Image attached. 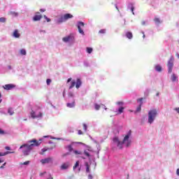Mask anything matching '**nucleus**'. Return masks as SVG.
I'll use <instances>...</instances> for the list:
<instances>
[{
    "mask_svg": "<svg viewBox=\"0 0 179 179\" xmlns=\"http://www.w3.org/2000/svg\"><path fill=\"white\" fill-rule=\"evenodd\" d=\"M43 140L39 139L38 141L36 139H33L29 141V143L30 145L24 144L20 147V149H24L22 150V153L24 156L29 155V153H30V150L33 149V146H40L41 145V142Z\"/></svg>",
    "mask_w": 179,
    "mask_h": 179,
    "instance_id": "obj_1",
    "label": "nucleus"
},
{
    "mask_svg": "<svg viewBox=\"0 0 179 179\" xmlns=\"http://www.w3.org/2000/svg\"><path fill=\"white\" fill-rule=\"evenodd\" d=\"M130 136L131 131H129L128 134L124 136L122 142L120 141L119 144H117V148H119V149H122V146L124 144L126 145V148H129V146H131V141L129 140Z\"/></svg>",
    "mask_w": 179,
    "mask_h": 179,
    "instance_id": "obj_2",
    "label": "nucleus"
},
{
    "mask_svg": "<svg viewBox=\"0 0 179 179\" xmlns=\"http://www.w3.org/2000/svg\"><path fill=\"white\" fill-rule=\"evenodd\" d=\"M156 117H157V110H150V111L148 112V123L153 124V121H155Z\"/></svg>",
    "mask_w": 179,
    "mask_h": 179,
    "instance_id": "obj_3",
    "label": "nucleus"
},
{
    "mask_svg": "<svg viewBox=\"0 0 179 179\" xmlns=\"http://www.w3.org/2000/svg\"><path fill=\"white\" fill-rule=\"evenodd\" d=\"M75 86L76 89H79V87L82 86V80H80V78H78L76 81H75V80H73L71 83V85L69 86V89H73Z\"/></svg>",
    "mask_w": 179,
    "mask_h": 179,
    "instance_id": "obj_4",
    "label": "nucleus"
},
{
    "mask_svg": "<svg viewBox=\"0 0 179 179\" xmlns=\"http://www.w3.org/2000/svg\"><path fill=\"white\" fill-rule=\"evenodd\" d=\"M173 66H174V57L171 56L167 63L168 73L173 72Z\"/></svg>",
    "mask_w": 179,
    "mask_h": 179,
    "instance_id": "obj_5",
    "label": "nucleus"
},
{
    "mask_svg": "<svg viewBox=\"0 0 179 179\" xmlns=\"http://www.w3.org/2000/svg\"><path fill=\"white\" fill-rule=\"evenodd\" d=\"M72 17H73V15L71 14H64V16L58 19L57 23H64V22H66V20H69V19H72Z\"/></svg>",
    "mask_w": 179,
    "mask_h": 179,
    "instance_id": "obj_6",
    "label": "nucleus"
},
{
    "mask_svg": "<svg viewBox=\"0 0 179 179\" xmlns=\"http://www.w3.org/2000/svg\"><path fill=\"white\" fill-rule=\"evenodd\" d=\"M31 118H41V117H43V113L41 112H39L38 115H36V112H34V110H31Z\"/></svg>",
    "mask_w": 179,
    "mask_h": 179,
    "instance_id": "obj_7",
    "label": "nucleus"
},
{
    "mask_svg": "<svg viewBox=\"0 0 179 179\" xmlns=\"http://www.w3.org/2000/svg\"><path fill=\"white\" fill-rule=\"evenodd\" d=\"M82 27H85V23L83 22H78V31L80 34H85V32L83 31V29H82Z\"/></svg>",
    "mask_w": 179,
    "mask_h": 179,
    "instance_id": "obj_8",
    "label": "nucleus"
},
{
    "mask_svg": "<svg viewBox=\"0 0 179 179\" xmlns=\"http://www.w3.org/2000/svg\"><path fill=\"white\" fill-rule=\"evenodd\" d=\"M15 87H16V86L13 84H7L3 86L5 90H12V89H15Z\"/></svg>",
    "mask_w": 179,
    "mask_h": 179,
    "instance_id": "obj_9",
    "label": "nucleus"
},
{
    "mask_svg": "<svg viewBox=\"0 0 179 179\" xmlns=\"http://www.w3.org/2000/svg\"><path fill=\"white\" fill-rule=\"evenodd\" d=\"M41 163H42V164H48V163H52V158L48 157L43 159L41 160Z\"/></svg>",
    "mask_w": 179,
    "mask_h": 179,
    "instance_id": "obj_10",
    "label": "nucleus"
},
{
    "mask_svg": "<svg viewBox=\"0 0 179 179\" xmlns=\"http://www.w3.org/2000/svg\"><path fill=\"white\" fill-rule=\"evenodd\" d=\"M71 166V164H69V162H65L63 163L61 166H60V169L62 170H68L69 169V166Z\"/></svg>",
    "mask_w": 179,
    "mask_h": 179,
    "instance_id": "obj_11",
    "label": "nucleus"
},
{
    "mask_svg": "<svg viewBox=\"0 0 179 179\" xmlns=\"http://www.w3.org/2000/svg\"><path fill=\"white\" fill-rule=\"evenodd\" d=\"M72 40H73V36L72 35H69L68 36H65L62 38V41L64 43H68V41H72Z\"/></svg>",
    "mask_w": 179,
    "mask_h": 179,
    "instance_id": "obj_12",
    "label": "nucleus"
},
{
    "mask_svg": "<svg viewBox=\"0 0 179 179\" xmlns=\"http://www.w3.org/2000/svg\"><path fill=\"white\" fill-rule=\"evenodd\" d=\"M171 80L172 82H178V77L174 73L171 76Z\"/></svg>",
    "mask_w": 179,
    "mask_h": 179,
    "instance_id": "obj_13",
    "label": "nucleus"
},
{
    "mask_svg": "<svg viewBox=\"0 0 179 179\" xmlns=\"http://www.w3.org/2000/svg\"><path fill=\"white\" fill-rule=\"evenodd\" d=\"M41 17H43V16H41V15H36L34 18L33 20L34 22H37L38 20H41Z\"/></svg>",
    "mask_w": 179,
    "mask_h": 179,
    "instance_id": "obj_14",
    "label": "nucleus"
},
{
    "mask_svg": "<svg viewBox=\"0 0 179 179\" xmlns=\"http://www.w3.org/2000/svg\"><path fill=\"white\" fill-rule=\"evenodd\" d=\"M13 36L15 37V38H19V37H20V34H19V31L17 29H15L13 32Z\"/></svg>",
    "mask_w": 179,
    "mask_h": 179,
    "instance_id": "obj_15",
    "label": "nucleus"
},
{
    "mask_svg": "<svg viewBox=\"0 0 179 179\" xmlns=\"http://www.w3.org/2000/svg\"><path fill=\"white\" fill-rule=\"evenodd\" d=\"M126 37L129 38V40H131V38L134 37V35L132 34V32L131 31H127L126 33Z\"/></svg>",
    "mask_w": 179,
    "mask_h": 179,
    "instance_id": "obj_16",
    "label": "nucleus"
},
{
    "mask_svg": "<svg viewBox=\"0 0 179 179\" xmlns=\"http://www.w3.org/2000/svg\"><path fill=\"white\" fill-rule=\"evenodd\" d=\"M67 107L69 108H73L75 107V101H73L72 103H66Z\"/></svg>",
    "mask_w": 179,
    "mask_h": 179,
    "instance_id": "obj_17",
    "label": "nucleus"
},
{
    "mask_svg": "<svg viewBox=\"0 0 179 179\" xmlns=\"http://www.w3.org/2000/svg\"><path fill=\"white\" fill-rule=\"evenodd\" d=\"M10 153H15V152L7 151L5 152H0V157L2 156H6V155H9Z\"/></svg>",
    "mask_w": 179,
    "mask_h": 179,
    "instance_id": "obj_18",
    "label": "nucleus"
},
{
    "mask_svg": "<svg viewBox=\"0 0 179 179\" xmlns=\"http://www.w3.org/2000/svg\"><path fill=\"white\" fill-rule=\"evenodd\" d=\"M129 9L131 10V11L132 12L133 15H135V13H134V10H135V7H134V4L130 3L128 6Z\"/></svg>",
    "mask_w": 179,
    "mask_h": 179,
    "instance_id": "obj_19",
    "label": "nucleus"
},
{
    "mask_svg": "<svg viewBox=\"0 0 179 179\" xmlns=\"http://www.w3.org/2000/svg\"><path fill=\"white\" fill-rule=\"evenodd\" d=\"M142 104L143 103L141 102V104L137 107L135 113H141V110H142Z\"/></svg>",
    "mask_w": 179,
    "mask_h": 179,
    "instance_id": "obj_20",
    "label": "nucleus"
},
{
    "mask_svg": "<svg viewBox=\"0 0 179 179\" xmlns=\"http://www.w3.org/2000/svg\"><path fill=\"white\" fill-rule=\"evenodd\" d=\"M124 110H125V108L124 107L119 108L117 114H122V113H124Z\"/></svg>",
    "mask_w": 179,
    "mask_h": 179,
    "instance_id": "obj_21",
    "label": "nucleus"
},
{
    "mask_svg": "<svg viewBox=\"0 0 179 179\" xmlns=\"http://www.w3.org/2000/svg\"><path fill=\"white\" fill-rule=\"evenodd\" d=\"M113 142L114 143H116L117 145L119 144L120 145V139H118V137H115L113 138Z\"/></svg>",
    "mask_w": 179,
    "mask_h": 179,
    "instance_id": "obj_22",
    "label": "nucleus"
},
{
    "mask_svg": "<svg viewBox=\"0 0 179 179\" xmlns=\"http://www.w3.org/2000/svg\"><path fill=\"white\" fill-rule=\"evenodd\" d=\"M8 114H10V115H13V114H15V112L13 111V110L11 108H8Z\"/></svg>",
    "mask_w": 179,
    "mask_h": 179,
    "instance_id": "obj_23",
    "label": "nucleus"
},
{
    "mask_svg": "<svg viewBox=\"0 0 179 179\" xmlns=\"http://www.w3.org/2000/svg\"><path fill=\"white\" fill-rule=\"evenodd\" d=\"M155 69H156V71H157V72H162V66H159V65L156 66Z\"/></svg>",
    "mask_w": 179,
    "mask_h": 179,
    "instance_id": "obj_24",
    "label": "nucleus"
},
{
    "mask_svg": "<svg viewBox=\"0 0 179 179\" xmlns=\"http://www.w3.org/2000/svg\"><path fill=\"white\" fill-rule=\"evenodd\" d=\"M77 167H79V161H77L73 167V170H76Z\"/></svg>",
    "mask_w": 179,
    "mask_h": 179,
    "instance_id": "obj_25",
    "label": "nucleus"
},
{
    "mask_svg": "<svg viewBox=\"0 0 179 179\" xmlns=\"http://www.w3.org/2000/svg\"><path fill=\"white\" fill-rule=\"evenodd\" d=\"M87 52H88V54H92V52H93V48H87Z\"/></svg>",
    "mask_w": 179,
    "mask_h": 179,
    "instance_id": "obj_26",
    "label": "nucleus"
},
{
    "mask_svg": "<svg viewBox=\"0 0 179 179\" xmlns=\"http://www.w3.org/2000/svg\"><path fill=\"white\" fill-rule=\"evenodd\" d=\"M86 171L87 173H90V166H89V164H86Z\"/></svg>",
    "mask_w": 179,
    "mask_h": 179,
    "instance_id": "obj_27",
    "label": "nucleus"
},
{
    "mask_svg": "<svg viewBox=\"0 0 179 179\" xmlns=\"http://www.w3.org/2000/svg\"><path fill=\"white\" fill-rule=\"evenodd\" d=\"M20 164L24 165V166H29V164H30V162L27 161V162H24L23 163H20Z\"/></svg>",
    "mask_w": 179,
    "mask_h": 179,
    "instance_id": "obj_28",
    "label": "nucleus"
},
{
    "mask_svg": "<svg viewBox=\"0 0 179 179\" xmlns=\"http://www.w3.org/2000/svg\"><path fill=\"white\" fill-rule=\"evenodd\" d=\"M94 107H95V110H100V108H101L100 105H99L97 103L94 104Z\"/></svg>",
    "mask_w": 179,
    "mask_h": 179,
    "instance_id": "obj_29",
    "label": "nucleus"
},
{
    "mask_svg": "<svg viewBox=\"0 0 179 179\" xmlns=\"http://www.w3.org/2000/svg\"><path fill=\"white\" fill-rule=\"evenodd\" d=\"M6 22V18L5 17H0V22L1 23H5Z\"/></svg>",
    "mask_w": 179,
    "mask_h": 179,
    "instance_id": "obj_30",
    "label": "nucleus"
},
{
    "mask_svg": "<svg viewBox=\"0 0 179 179\" xmlns=\"http://www.w3.org/2000/svg\"><path fill=\"white\" fill-rule=\"evenodd\" d=\"M154 21L155 22V23H157V24L160 23V19L159 17H155L154 19Z\"/></svg>",
    "mask_w": 179,
    "mask_h": 179,
    "instance_id": "obj_31",
    "label": "nucleus"
},
{
    "mask_svg": "<svg viewBox=\"0 0 179 179\" xmlns=\"http://www.w3.org/2000/svg\"><path fill=\"white\" fill-rule=\"evenodd\" d=\"M20 52H21L22 55H26V54H27L26 50H24V49H22L20 50Z\"/></svg>",
    "mask_w": 179,
    "mask_h": 179,
    "instance_id": "obj_32",
    "label": "nucleus"
},
{
    "mask_svg": "<svg viewBox=\"0 0 179 179\" xmlns=\"http://www.w3.org/2000/svg\"><path fill=\"white\" fill-rule=\"evenodd\" d=\"M84 155H85L87 157H90V154L86 150L84 151Z\"/></svg>",
    "mask_w": 179,
    "mask_h": 179,
    "instance_id": "obj_33",
    "label": "nucleus"
},
{
    "mask_svg": "<svg viewBox=\"0 0 179 179\" xmlns=\"http://www.w3.org/2000/svg\"><path fill=\"white\" fill-rule=\"evenodd\" d=\"M99 33L100 34H105V33H106V29H101V30H99Z\"/></svg>",
    "mask_w": 179,
    "mask_h": 179,
    "instance_id": "obj_34",
    "label": "nucleus"
},
{
    "mask_svg": "<svg viewBox=\"0 0 179 179\" xmlns=\"http://www.w3.org/2000/svg\"><path fill=\"white\" fill-rule=\"evenodd\" d=\"M116 104H117V106H124V102L123 101H117L116 103Z\"/></svg>",
    "mask_w": 179,
    "mask_h": 179,
    "instance_id": "obj_35",
    "label": "nucleus"
},
{
    "mask_svg": "<svg viewBox=\"0 0 179 179\" xmlns=\"http://www.w3.org/2000/svg\"><path fill=\"white\" fill-rule=\"evenodd\" d=\"M10 14H11L13 16H17V13H15V12H13V11H11L10 13Z\"/></svg>",
    "mask_w": 179,
    "mask_h": 179,
    "instance_id": "obj_36",
    "label": "nucleus"
},
{
    "mask_svg": "<svg viewBox=\"0 0 179 179\" xmlns=\"http://www.w3.org/2000/svg\"><path fill=\"white\" fill-rule=\"evenodd\" d=\"M43 17L45 19L46 22H51V19L48 18V17H46V15H44Z\"/></svg>",
    "mask_w": 179,
    "mask_h": 179,
    "instance_id": "obj_37",
    "label": "nucleus"
},
{
    "mask_svg": "<svg viewBox=\"0 0 179 179\" xmlns=\"http://www.w3.org/2000/svg\"><path fill=\"white\" fill-rule=\"evenodd\" d=\"M46 83H47L48 85H50V83H51V79L48 78V79L46 80Z\"/></svg>",
    "mask_w": 179,
    "mask_h": 179,
    "instance_id": "obj_38",
    "label": "nucleus"
},
{
    "mask_svg": "<svg viewBox=\"0 0 179 179\" xmlns=\"http://www.w3.org/2000/svg\"><path fill=\"white\" fill-rule=\"evenodd\" d=\"M68 149H69V152H72V150H73V148H72V146L71 145H68Z\"/></svg>",
    "mask_w": 179,
    "mask_h": 179,
    "instance_id": "obj_39",
    "label": "nucleus"
},
{
    "mask_svg": "<svg viewBox=\"0 0 179 179\" xmlns=\"http://www.w3.org/2000/svg\"><path fill=\"white\" fill-rule=\"evenodd\" d=\"M74 153H75L76 155H82V152L78 151V150H74Z\"/></svg>",
    "mask_w": 179,
    "mask_h": 179,
    "instance_id": "obj_40",
    "label": "nucleus"
},
{
    "mask_svg": "<svg viewBox=\"0 0 179 179\" xmlns=\"http://www.w3.org/2000/svg\"><path fill=\"white\" fill-rule=\"evenodd\" d=\"M83 129L84 131H87V125L86 124H83Z\"/></svg>",
    "mask_w": 179,
    "mask_h": 179,
    "instance_id": "obj_41",
    "label": "nucleus"
},
{
    "mask_svg": "<svg viewBox=\"0 0 179 179\" xmlns=\"http://www.w3.org/2000/svg\"><path fill=\"white\" fill-rule=\"evenodd\" d=\"M0 135H5V131L0 129Z\"/></svg>",
    "mask_w": 179,
    "mask_h": 179,
    "instance_id": "obj_42",
    "label": "nucleus"
},
{
    "mask_svg": "<svg viewBox=\"0 0 179 179\" xmlns=\"http://www.w3.org/2000/svg\"><path fill=\"white\" fill-rule=\"evenodd\" d=\"M78 135H83V131H82V130H78Z\"/></svg>",
    "mask_w": 179,
    "mask_h": 179,
    "instance_id": "obj_43",
    "label": "nucleus"
},
{
    "mask_svg": "<svg viewBox=\"0 0 179 179\" xmlns=\"http://www.w3.org/2000/svg\"><path fill=\"white\" fill-rule=\"evenodd\" d=\"M47 152V149H45V148L42 149L43 153H41V155H44V152Z\"/></svg>",
    "mask_w": 179,
    "mask_h": 179,
    "instance_id": "obj_44",
    "label": "nucleus"
},
{
    "mask_svg": "<svg viewBox=\"0 0 179 179\" xmlns=\"http://www.w3.org/2000/svg\"><path fill=\"white\" fill-rule=\"evenodd\" d=\"M5 166H6V162H5L2 166H0V169H3V167H5Z\"/></svg>",
    "mask_w": 179,
    "mask_h": 179,
    "instance_id": "obj_45",
    "label": "nucleus"
},
{
    "mask_svg": "<svg viewBox=\"0 0 179 179\" xmlns=\"http://www.w3.org/2000/svg\"><path fill=\"white\" fill-rule=\"evenodd\" d=\"M6 150H10V147L6 146L5 147Z\"/></svg>",
    "mask_w": 179,
    "mask_h": 179,
    "instance_id": "obj_46",
    "label": "nucleus"
},
{
    "mask_svg": "<svg viewBox=\"0 0 179 179\" xmlns=\"http://www.w3.org/2000/svg\"><path fill=\"white\" fill-rule=\"evenodd\" d=\"M1 97H2V94H1V92H0V103H2V99H1Z\"/></svg>",
    "mask_w": 179,
    "mask_h": 179,
    "instance_id": "obj_47",
    "label": "nucleus"
},
{
    "mask_svg": "<svg viewBox=\"0 0 179 179\" xmlns=\"http://www.w3.org/2000/svg\"><path fill=\"white\" fill-rule=\"evenodd\" d=\"M71 80H72V78H70L67 80V83H69V82H71Z\"/></svg>",
    "mask_w": 179,
    "mask_h": 179,
    "instance_id": "obj_48",
    "label": "nucleus"
},
{
    "mask_svg": "<svg viewBox=\"0 0 179 179\" xmlns=\"http://www.w3.org/2000/svg\"><path fill=\"white\" fill-rule=\"evenodd\" d=\"M88 178H89V179H92V178H93V176L89 175V176H88Z\"/></svg>",
    "mask_w": 179,
    "mask_h": 179,
    "instance_id": "obj_49",
    "label": "nucleus"
},
{
    "mask_svg": "<svg viewBox=\"0 0 179 179\" xmlns=\"http://www.w3.org/2000/svg\"><path fill=\"white\" fill-rule=\"evenodd\" d=\"M143 100V98H141V99H137V101H142Z\"/></svg>",
    "mask_w": 179,
    "mask_h": 179,
    "instance_id": "obj_50",
    "label": "nucleus"
},
{
    "mask_svg": "<svg viewBox=\"0 0 179 179\" xmlns=\"http://www.w3.org/2000/svg\"><path fill=\"white\" fill-rule=\"evenodd\" d=\"M175 110H176V111H177V113H179V108H176Z\"/></svg>",
    "mask_w": 179,
    "mask_h": 179,
    "instance_id": "obj_51",
    "label": "nucleus"
},
{
    "mask_svg": "<svg viewBox=\"0 0 179 179\" xmlns=\"http://www.w3.org/2000/svg\"><path fill=\"white\" fill-rule=\"evenodd\" d=\"M176 174H177V176H179V169H177Z\"/></svg>",
    "mask_w": 179,
    "mask_h": 179,
    "instance_id": "obj_52",
    "label": "nucleus"
},
{
    "mask_svg": "<svg viewBox=\"0 0 179 179\" xmlns=\"http://www.w3.org/2000/svg\"><path fill=\"white\" fill-rule=\"evenodd\" d=\"M40 12H45V10H43V9L41 8Z\"/></svg>",
    "mask_w": 179,
    "mask_h": 179,
    "instance_id": "obj_53",
    "label": "nucleus"
},
{
    "mask_svg": "<svg viewBox=\"0 0 179 179\" xmlns=\"http://www.w3.org/2000/svg\"><path fill=\"white\" fill-rule=\"evenodd\" d=\"M76 143H78V145H83V143L82 142H77Z\"/></svg>",
    "mask_w": 179,
    "mask_h": 179,
    "instance_id": "obj_54",
    "label": "nucleus"
},
{
    "mask_svg": "<svg viewBox=\"0 0 179 179\" xmlns=\"http://www.w3.org/2000/svg\"><path fill=\"white\" fill-rule=\"evenodd\" d=\"M143 37L145 38V33L144 32H143Z\"/></svg>",
    "mask_w": 179,
    "mask_h": 179,
    "instance_id": "obj_55",
    "label": "nucleus"
},
{
    "mask_svg": "<svg viewBox=\"0 0 179 179\" xmlns=\"http://www.w3.org/2000/svg\"><path fill=\"white\" fill-rule=\"evenodd\" d=\"M0 163H3V160L0 159Z\"/></svg>",
    "mask_w": 179,
    "mask_h": 179,
    "instance_id": "obj_56",
    "label": "nucleus"
},
{
    "mask_svg": "<svg viewBox=\"0 0 179 179\" xmlns=\"http://www.w3.org/2000/svg\"><path fill=\"white\" fill-rule=\"evenodd\" d=\"M145 21L142 22L143 25H145Z\"/></svg>",
    "mask_w": 179,
    "mask_h": 179,
    "instance_id": "obj_57",
    "label": "nucleus"
},
{
    "mask_svg": "<svg viewBox=\"0 0 179 179\" xmlns=\"http://www.w3.org/2000/svg\"><path fill=\"white\" fill-rule=\"evenodd\" d=\"M69 96H71V97H72V96H73V95L72 94V93H71V94H69Z\"/></svg>",
    "mask_w": 179,
    "mask_h": 179,
    "instance_id": "obj_58",
    "label": "nucleus"
},
{
    "mask_svg": "<svg viewBox=\"0 0 179 179\" xmlns=\"http://www.w3.org/2000/svg\"><path fill=\"white\" fill-rule=\"evenodd\" d=\"M43 138H48V136H44Z\"/></svg>",
    "mask_w": 179,
    "mask_h": 179,
    "instance_id": "obj_59",
    "label": "nucleus"
},
{
    "mask_svg": "<svg viewBox=\"0 0 179 179\" xmlns=\"http://www.w3.org/2000/svg\"><path fill=\"white\" fill-rule=\"evenodd\" d=\"M157 96H159V93L157 94Z\"/></svg>",
    "mask_w": 179,
    "mask_h": 179,
    "instance_id": "obj_60",
    "label": "nucleus"
},
{
    "mask_svg": "<svg viewBox=\"0 0 179 179\" xmlns=\"http://www.w3.org/2000/svg\"><path fill=\"white\" fill-rule=\"evenodd\" d=\"M78 171H80V169H78Z\"/></svg>",
    "mask_w": 179,
    "mask_h": 179,
    "instance_id": "obj_61",
    "label": "nucleus"
},
{
    "mask_svg": "<svg viewBox=\"0 0 179 179\" xmlns=\"http://www.w3.org/2000/svg\"><path fill=\"white\" fill-rule=\"evenodd\" d=\"M129 111H130L131 113H132V110H130Z\"/></svg>",
    "mask_w": 179,
    "mask_h": 179,
    "instance_id": "obj_62",
    "label": "nucleus"
}]
</instances>
